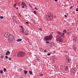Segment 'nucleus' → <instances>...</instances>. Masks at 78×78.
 I'll return each mask as SVG.
<instances>
[{
	"mask_svg": "<svg viewBox=\"0 0 78 78\" xmlns=\"http://www.w3.org/2000/svg\"><path fill=\"white\" fill-rule=\"evenodd\" d=\"M16 23H17V21H16Z\"/></svg>",
	"mask_w": 78,
	"mask_h": 78,
	"instance_id": "603ef678",
	"label": "nucleus"
},
{
	"mask_svg": "<svg viewBox=\"0 0 78 78\" xmlns=\"http://www.w3.org/2000/svg\"><path fill=\"white\" fill-rule=\"evenodd\" d=\"M47 55H48V56H50V53H48L47 54Z\"/></svg>",
	"mask_w": 78,
	"mask_h": 78,
	"instance_id": "2f4dec72",
	"label": "nucleus"
},
{
	"mask_svg": "<svg viewBox=\"0 0 78 78\" xmlns=\"http://www.w3.org/2000/svg\"><path fill=\"white\" fill-rule=\"evenodd\" d=\"M62 6H64V5H63V4H62Z\"/></svg>",
	"mask_w": 78,
	"mask_h": 78,
	"instance_id": "5fc2aeb1",
	"label": "nucleus"
},
{
	"mask_svg": "<svg viewBox=\"0 0 78 78\" xmlns=\"http://www.w3.org/2000/svg\"><path fill=\"white\" fill-rule=\"evenodd\" d=\"M34 14H35V15H36L37 12H36L35 11H34Z\"/></svg>",
	"mask_w": 78,
	"mask_h": 78,
	"instance_id": "a878e982",
	"label": "nucleus"
},
{
	"mask_svg": "<svg viewBox=\"0 0 78 78\" xmlns=\"http://www.w3.org/2000/svg\"><path fill=\"white\" fill-rule=\"evenodd\" d=\"M6 69L5 68H4V72H5L6 71Z\"/></svg>",
	"mask_w": 78,
	"mask_h": 78,
	"instance_id": "5701e85b",
	"label": "nucleus"
},
{
	"mask_svg": "<svg viewBox=\"0 0 78 78\" xmlns=\"http://www.w3.org/2000/svg\"><path fill=\"white\" fill-rule=\"evenodd\" d=\"M22 39H17V40H16V41L17 42H20V41H22Z\"/></svg>",
	"mask_w": 78,
	"mask_h": 78,
	"instance_id": "4468645a",
	"label": "nucleus"
},
{
	"mask_svg": "<svg viewBox=\"0 0 78 78\" xmlns=\"http://www.w3.org/2000/svg\"><path fill=\"white\" fill-rule=\"evenodd\" d=\"M63 69H64L65 71H68L69 70V68L68 66H63Z\"/></svg>",
	"mask_w": 78,
	"mask_h": 78,
	"instance_id": "0eeeda50",
	"label": "nucleus"
},
{
	"mask_svg": "<svg viewBox=\"0 0 78 78\" xmlns=\"http://www.w3.org/2000/svg\"><path fill=\"white\" fill-rule=\"evenodd\" d=\"M73 41H74V43H76V39L75 38H73Z\"/></svg>",
	"mask_w": 78,
	"mask_h": 78,
	"instance_id": "f3484780",
	"label": "nucleus"
},
{
	"mask_svg": "<svg viewBox=\"0 0 78 78\" xmlns=\"http://www.w3.org/2000/svg\"><path fill=\"white\" fill-rule=\"evenodd\" d=\"M21 3H22L21 5H22V6H24V5L25 4V3L23 2H22Z\"/></svg>",
	"mask_w": 78,
	"mask_h": 78,
	"instance_id": "6ab92c4d",
	"label": "nucleus"
},
{
	"mask_svg": "<svg viewBox=\"0 0 78 78\" xmlns=\"http://www.w3.org/2000/svg\"><path fill=\"white\" fill-rule=\"evenodd\" d=\"M46 44H49V41H46Z\"/></svg>",
	"mask_w": 78,
	"mask_h": 78,
	"instance_id": "cd10ccee",
	"label": "nucleus"
},
{
	"mask_svg": "<svg viewBox=\"0 0 78 78\" xmlns=\"http://www.w3.org/2000/svg\"><path fill=\"white\" fill-rule=\"evenodd\" d=\"M14 7H15V8H16V7L15 6H14Z\"/></svg>",
	"mask_w": 78,
	"mask_h": 78,
	"instance_id": "864d4df0",
	"label": "nucleus"
},
{
	"mask_svg": "<svg viewBox=\"0 0 78 78\" xmlns=\"http://www.w3.org/2000/svg\"><path fill=\"white\" fill-rule=\"evenodd\" d=\"M73 8V6H71L70 7V9H71L72 8Z\"/></svg>",
	"mask_w": 78,
	"mask_h": 78,
	"instance_id": "f704fd0d",
	"label": "nucleus"
},
{
	"mask_svg": "<svg viewBox=\"0 0 78 78\" xmlns=\"http://www.w3.org/2000/svg\"><path fill=\"white\" fill-rule=\"evenodd\" d=\"M66 15H68V13H66Z\"/></svg>",
	"mask_w": 78,
	"mask_h": 78,
	"instance_id": "8fccbe9b",
	"label": "nucleus"
},
{
	"mask_svg": "<svg viewBox=\"0 0 78 78\" xmlns=\"http://www.w3.org/2000/svg\"><path fill=\"white\" fill-rule=\"evenodd\" d=\"M23 72H24V74L25 75H27V73L28 72L25 70H23Z\"/></svg>",
	"mask_w": 78,
	"mask_h": 78,
	"instance_id": "9b49d317",
	"label": "nucleus"
},
{
	"mask_svg": "<svg viewBox=\"0 0 78 78\" xmlns=\"http://www.w3.org/2000/svg\"><path fill=\"white\" fill-rule=\"evenodd\" d=\"M44 53H46V52H47V50H44Z\"/></svg>",
	"mask_w": 78,
	"mask_h": 78,
	"instance_id": "c85d7f7f",
	"label": "nucleus"
},
{
	"mask_svg": "<svg viewBox=\"0 0 78 78\" xmlns=\"http://www.w3.org/2000/svg\"><path fill=\"white\" fill-rule=\"evenodd\" d=\"M14 6H17V4H16V3H15V4H14Z\"/></svg>",
	"mask_w": 78,
	"mask_h": 78,
	"instance_id": "ea45409f",
	"label": "nucleus"
},
{
	"mask_svg": "<svg viewBox=\"0 0 78 78\" xmlns=\"http://www.w3.org/2000/svg\"><path fill=\"white\" fill-rule=\"evenodd\" d=\"M54 18L55 19V18H56V16H54Z\"/></svg>",
	"mask_w": 78,
	"mask_h": 78,
	"instance_id": "49530a36",
	"label": "nucleus"
},
{
	"mask_svg": "<svg viewBox=\"0 0 78 78\" xmlns=\"http://www.w3.org/2000/svg\"><path fill=\"white\" fill-rule=\"evenodd\" d=\"M39 30H41V31H42V29H41V28H39Z\"/></svg>",
	"mask_w": 78,
	"mask_h": 78,
	"instance_id": "a18cd8bd",
	"label": "nucleus"
},
{
	"mask_svg": "<svg viewBox=\"0 0 78 78\" xmlns=\"http://www.w3.org/2000/svg\"><path fill=\"white\" fill-rule=\"evenodd\" d=\"M53 33L52 32V33L51 34L49 35L48 36H46L44 38V41H51L52 39H53Z\"/></svg>",
	"mask_w": 78,
	"mask_h": 78,
	"instance_id": "f03ea898",
	"label": "nucleus"
},
{
	"mask_svg": "<svg viewBox=\"0 0 78 78\" xmlns=\"http://www.w3.org/2000/svg\"><path fill=\"white\" fill-rule=\"evenodd\" d=\"M0 73L1 74H2V73H3V71L2 70H1L0 71Z\"/></svg>",
	"mask_w": 78,
	"mask_h": 78,
	"instance_id": "412c9836",
	"label": "nucleus"
},
{
	"mask_svg": "<svg viewBox=\"0 0 78 78\" xmlns=\"http://www.w3.org/2000/svg\"><path fill=\"white\" fill-rule=\"evenodd\" d=\"M49 46H51V43H49Z\"/></svg>",
	"mask_w": 78,
	"mask_h": 78,
	"instance_id": "c756f323",
	"label": "nucleus"
},
{
	"mask_svg": "<svg viewBox=\"0 0 78 78\" xmlns=\"http://www.w3.org/2000/svg\"><path fill=\"white\" fill-rule=\"evenodd\" d=\"M64 16L65 17H67V16L66 15H65Z\"/></svg>",
	"mask_w": 78,
	"mask_h": 78,
	"instance_id": "473e14b6",
	"label": "nucleus"
},
{
	"mask_svg": "<svg viewBox=\"0 0 78 78\" xmlns=\"http://www.w3.org/2000/svg\"><path fill=\"white\" fill-rule=\"evenodd\" d=\"M34 9H36V10H37V9L36 7H34Z\"/></svg>",
	"mask_w": 78,
	"mask_h": 78,
	"instance_id": "c9c22d12",
	"label": "nucleus"
},
{
	"mask_svg": "<svg viewBox=\"0 0 78 78\" xmlns=\"http://www.w3.org/2000/svg\"><path fill=\"white\" fill-rule=\"evenodd\" d=\"M53 52V53H55V51H54Z\"/></svg>",
	"mask_w": 78,
	"mask_h": 78,
	"instance_id": "3c124183",
	"label": "nucleus"
},
{
	"mask_svg": "<svg viewBox=\"0 0 78 78\" xmlns=\"http://www.w3.org/2000/svg\"><path fill=\"white\" fill-rule=\"evenodd\" d=\"M66 62H68V63H70L71 62V60L69 58H66Z\"/></svg>",
	"mask_w": 78,
	"mask_h": 78,
	"instance_id": "1a4fd4ad",
	"label": "nucleus"
},
{
	"mask_svg": "<svg viewBox=\"0 0 78 78\" xmlns=\"http://www.w3.org/2000/svg\"><path fill=\"white\" fill-rule=\"evenodd\" d=\"M0 18H1V19H3V16H0Z\"/></svg>",
	"mask_w": 78,
	"mask_h": 78,
	"instance_id": "bb28decb",
	"label": "nucleus"
},
{
	"mask_svg": "<svg viewBox=\"0 0 78 78\" xmlns=\"http://www.w3.org/2000/svg\"><path fill=\"white\" fill-rule=\"evenodd\" d=\"M22 8H24V6H22Z\"/></svg>",
	"mask_w": 78,
	"mask_h": 78,
	"instance_id": "37998d69",
	"label": "nucleus"
},
{
	"mask_svg": "<svg viewBox=\"0 0 78 78\" xmlns=\"http://www.w3.org/2000/svg\"><path fill=\"white\" fill-rule=\"evenodd\" d=\"M72 24L73 25H74V23H72Z\"/></svg>",
	"mask_w": 78,
	"mask_h": 78,
	"instance_id": "de8ad7c7",
	"label": "nucleus"
},
{
	"mask_svg": "<svg viewBox=\"0 0 78 78\" xmlns=\"http://www.w3.org/2000/svg\"><path fill=\"white\" fill-rule=\"evenodd\" d=\"M48 16L47 17L48 19V20H52L53 17V14H51V13L50 12H48Z\"/></svg>",
	"mask_w": 78,
	"mask_h": 78,
	"instance_id": "20e7f679",
	"label": "nucleus"
},
{
	"mask_svg": "<svg viewBox=\"0 0 78 78\" xmlns=\"http://www.w3.org/2000/svg\"><path fill=\"white\" fill-rule=\"evenodd\" d=\"M9 39L11 41H13L14 39V37L12 35H10L9 37Z\"/></svg>",
	"mask_w": 78,
	"mask_h": 78,
	"instance_id": "39448f33",
	"label": "nucleus"
},
{
	"mask_svg": "<svg viewBox=\"0 0 78 78\" xmlns=\"http://www.w3.org/2000/svg\"><path fill=\"white\" fill-rule=\"evenodd\" d=\"M25 52L21 51L17 53V56L18 58H21V57L24 56L25 55Z\"/></svg>",
	"mask_w": 78,
	"mask_h": 78,
	"instance_id": "7ed1b4c3",
	"label": "nucleus"
},
{
	"mask_svg": "<svg viewBox=\"0 0 78 78\" xmlns=\"http://www.w3.org/2000/svg\"><path fill=\"white\" fill-rule=\"evenodd\" d=\"M18 14H19V16H21V15H20V13H18Z\"/></svg>",
	"mask_w": 78,
	"mask_h": 78,
	"instance_id": "79ce46f5",
	"label": "nucleus"
},
{
	"mask_svg": "<svg viewBox=\"0 0 78 78\" xmlns=\"http://www.w3.org/2000/svg\"><path fill=\"white\" fill-rule=\"evenodd\" d=\"M76 11H78V8H77L76 9Z\"/></svg>",
	"mask_w": 78,
	"mask_h": 78,
	"instance_id": "72a5a7b5",
	"label": "nucleus"
},
{
	"mask_svg": "<svg viewBox=\"0 0 78 78\" xmlns=\"http://www.w3.org/2000/svg\"><path fill=\"white\" fill-rule=\"evenodd\" d=\"M20 31L21 33L24 34L25 32H24V30H23V29H22V30H20Z\"/></svg>",
	"mask_w": 78,
	"mask_h": 78,
	"instance_id": "f8f14e48",
	"label": "nucleus"
},
{
	"mask_svg": "<svg viewBox=\"0 0 78 78\" xmlns=\"http://www.w3.org/2000/svg\"><path fill=\"white\" fill-rule=\"evenodd\" d=\"M77 31H78V27L77 28Z\"/></svg>",
	"mask_w": 78,
	"mask_h": 78,
	"instance_id": "6e6d98bb",
	"label": "nucleus"
},
{
	"mask_svg": "<svg viewBox=\"0 0 78 78\" xmlns=\"http://www.w3.org/2000/svg\"><path fill=\"white\" fill-rule=\"evenodd\" d=\"M63 33H67V30H66L65 29L63 30Z\"/></svg>",
	"mask_w": 78,
	"mask_h": 78,
	"instance_id": "ddd939ff",
	"label": "nucleus"
},
{
	"mask_svg": "<svg viewBox=\"0 0 78 78\" xmlns=\"http://www.w3.org/2000/svg\"><path fill=\"white\" fill-rule=\"evenodd\" d=\"M16 9H19V8L17 7V8H16Z\"/></svg>",
	"mask_w": 78,
	"mask_h": 78,
	"instance_id": "09e8293b",
	"label": "nucleus"
},
{
	"mask_svg": "<svg viewBox=\"0 0 78 78\" xmlns=\"http://www.w3.org/2000/svg\"><path fill=\"white\" fill-rule=\"evenodd\" d=\"M29 73L30 75H32V74H33V72L31 71H29Z\"/></svg>",
	"mask_w": 78,
	"mask_h": 78,
	"instance_id": "a211bd4d",
	"label": "nucleus"
},
{
	"mask_svg": "<svg viewBox=\"0 0 78 78\" xmlns=\"http://www.w3.org/2000/svg\"><path fill=\"white\" fill-rule=\"evenodd\" d=\"M3 57H4V56H1V58H3Z\"/></svg>",
	"mask_w": 78,
	"mask_h": 78,
	"instance_id": "58836bf2",
	"label": "nucleus"
},
{
	"mask_svg": "<svg viewBox=\"0 0 78 78\" xmlns=\"http://www.w3.org/2000/svg\"><path fill=\"white\" fill-rule=\"evenodd\" d=\"M5 58H6V59H8V57L7 55H6L5 57Z\"/></svg>",
	"mask_w": 78,
	"mask_h": 78,
	"instance_id": "4be33fe9",
	"label": "nucleus"
},
{
	"mask_svg": "<svg viewBox=\"0 0 78 78\" xmlns=\"http://www.w3.org/2000/svg\"><path fill=\"white\" fill-rule=\"evenodd\" d=\"M15 17H16V16H13V17H12V19L13 20H15Z\"/></svg>",
	"mask_w": 78,
	"mask_h": 78,
	"instance_id": "393cba45",
	"label": "nucleus"
},
{
	"mask_svg": "<svg viewBox=\"0 0 78 78\" xmlns=\"http://www.w3.org/2000/svg\"><path fill=\"white\" fill-rule=\"evenodd\" d=\"M24 6L25 8H27V5H26L25 4H24Z\"/></svg>",
	"mask_w": 78,
	"mask_h": 78,
	"instance_id": "b1692460",
	"label": "nucleus"
},
{
	"mask_svg": "<svg viewBox=\"0 0 78 78\" xmlns=\"http://www.w3.org/2000/svg\"><path fill=\"white\" fill-rule=\"evenodd\" d=\"M5 36L6 38H8L9 37V33L8 32H6L5 34Z\"/></svg>",
	"mask_w": 78,
	"mask_h": 78,
	"instance_id": "423d86ee",
	"label": "nucleus"
},
{
	"mask_svg": "<svg viewBox=\"0 0 78 78\" xmlns=\"http://www.w3.org/2000/svg\"><path fill=\"white\" fill-rule=\"evenodd\" d=\"M43 76V74H41L40 75V76Z\"/></svg>",
	"mask_w": 78,
	"mask_h": 78,
	"instance_id": "7c9ffc66",
	"label": "nucleus"
},
{
	"mask_svg": "<svg viewBox=\"0 0 78 78\" xmlns=\"http://www.w3.org/2000/svg\"><path fill=\"white\" fill-rule=\"evenodd\" d=\"M64 34H65V33H63L61 35H57L56 38V41L58 42H61L62 41V37H65V36H64Z\"/></svg>",
	"mask_w": 78,
	"mask_h": 78,
	"instance_id": "f257e3e1",
	"label": "nucleus"
},
{
	"mask_svg": "<svg viewBox=\"0 0 78 78\" xmlns=\"http://www.w3.org/2000/svg\"><path fill=\"white\" fill-rule=\"evenodd\" d=\"M55 2H58V0H55Z\"/></svg>",
	"mask_w": 78,
	"mask_h": 78,
	"instance_id": "c03bdc74",
	"label": "nucleus"
},
{
	"mask_svg": "<svg viewBox=\"0 0 78 78\" xmlns=\"http://www.w3.org/2000/svg\"><path fill=\"white\" fill-rule=\"evenodd\" d=\"M26 23L27 24H29V23H28V22H26Z\"/></svg>",
	"mask_w": 78,
	"mask_h": 78,
	"instance_id": "4c0bfd02",
	"label": "nucleus"
},
{
	"mask_svg": "<svg viewBox=\"0 0 78 78\" xmlns=\"http://www.w3.org/2000/svg\"><path fill=\"white\" fill-rule=\"evenodd\" d=\"M57 34H58V36H61V35H62V33H61V32H60V31H59L57 30L56 32Z\"/></svg>",
	"mask_w": 78,
	"mask_h": 78,
	"instance_id": "6e6552de",
	"label": "nucleus"
},
{
	"mask_svg": "<svg viewBox=\"0 0 78 78\" xmlns=\"http://www.w3.org/2000/svg\"><path fill=\"white\" fill-rule=\"evenodd\" d=\"M55 43L54 42H51V46H55Z\"/></svg>",
	"mask_w": 78,
	"mask_h": 78,
	"instance_id": "dca6fc26",
	"label": "nucleus"
},
{
	"mask_svg": "<svg viewBox=\"0 0 78 78\" xmlns=\"http://www.w3.org/2000/svg\"><path fill=\"white\" fill-rule=\"evenodd\" d=\"M29 5L30 6V7H31H31H32V6L31 5H30V4H29Z\"/></svg>",
	"mask_w": 78,
	"mask_h": 78,
	"instance_id": "a19ab883",
	"label": "nucleus"
},
{
	"mask_svg": "<svg viewBox=\"0 0 78 78\" xmlns=\"http://www.w3.org/2000/svg\"><path fill=\"white\" fill-rule=\"evenodd\" d=\"M9 60H11V58H9Z\"/></svg>",
	"mask_w": 78,
	"mask_h": 78,
	"instance_id": "e433bc0d",
	"label": "nucleus"
},
{
	"mask_svg": "<svg viewBox=\"0 0 78 78\" xmlns=\"http://www.w3.org/2000/svg\"><path fill=\"white\" fill-rule=\"evenodd\" d=\"M20 28H21L22 30H23V28L22 26H20Z\"/></svg>",
	"mask_w": 78,
	"mask_h": 78,
	"instance_id": "aec40b11",
	"label": "nucleus"
},
{
	"mask_svg": "<svg viewBox=\"0 0 78 78\" xmlns=\"http://www.w3.org/2000/svg\"><path fill=\"white\" fill-rule=\"evenodd\" d=\"M9 54H10V52L9 50H8L7 51V52L5 53L6 55H8Z\"/></svg>",
	"mask_w": 78,
	"mask_h": 78,
	"instance_id": "9d476101",
	"label": "nucleus"
},
{
	"mask_svg": "<svg viewBox=\"0 0 78 78\" xmlns=\"http://www.w3.org/2000/svg\"><path fill=\"white\" fill-rule=\"evenodd\" d=\"M24 34V35H26V36H28V35H29V33L28 32L27 33H25Z\"/></svg>",
	"mask_w": 78,
	"mask_h": 78,
	"instance_id": "2eb2a0df",
	"label": "nucleus"
}]
</instances>
